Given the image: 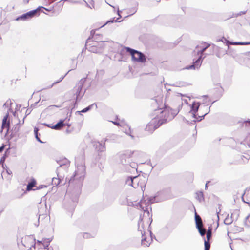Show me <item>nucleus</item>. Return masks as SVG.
<instances>
[{
  "instance_id": "nucleus-1",
  "label": "nucleus",
  "mask_w": 250,
  "mask_h": 250,
  "mask_svg": "<svg viewBox=\"0 0 250 250\" xmlns=\"http://www.w3.org/2000/svg\"><path fill=\"white\" fill-rule=\"evenodd\" d=\"M179 112L177 108H172V107L165 105L163 109H156L154 112V115H158L159 118L164 124L166 123L167 120H170Z\"/></svg>"
},
{
  "instance_id": "nucleus-2",
  "label": "nucleus",
  "mask_w": 250,
  "mask_h": 250,
  "mask_svg": "<svg viewBox=\"0 0 250 250\" xmlns=\"http://www.w3.org/2000/svg\"><path fill=\"white\" fill-rule=\"evenodd\" d=\"M152 117L153 118L145 128V130L149 133H152L164 124L161 119L159 118L158 115H154L153 113Z\"/></svg>"
},
{
  "instance_id": "nucleus-3",
  "label": "nucleus",
  "mask_w": 250,
  "mask_h": 250,
  "mask_svg": "<svg viewBox=\"0 0 250 250\" xmlns=\"http://www.w3.org/2000/svg\"><path fill=\"white\" fill-rule=\"evenodd\" d=\"M125 49L126 52L130 54L133 61L141 63L146 62V57L142 53L128 47H125Z\"/></svg>"
},
{
  "instance_id": "nucleus-4",
  "label": "nucleus",
  "mask_w": 250,
  "mask_h": 250,
  "mask_svg": "<svg viewBox=\"0 0 250 250\" xmlns=\"http://www.w3.org/2000/svg\"><path fill=\"white\" fill-rule=\"evenodd\" d=\"M127 183L131 185L133 187L136 188L138 186L142 187L145 182L144 178L142 177L138 176L133 177H129L127 181Z\"/></svg>"
},
{
  "instance_id": "nucleus-5",
  "label": "nucleus",
  "mask_w": 250,
  "mask_h": 250,
  "mask_svg": "<svg viewBox=\"0 0 250 250\" xmlns=\"http://www.w3.org/2000/svg\"><path fill=\"white\" fill-rule=\"evenodd\" d=\"M149 221L147 218H142L140 219L138 222V230L140 231L141 233H145L146 232H149Z\"/></svg>"
},
{
  "instance_id": "nucleus-6",
  "label": "nucleus",
  "mask_w": 250,
  "mask_h": 250,
  "mask_svg": "<svg viewBox=\"0 0 250 250\" xmlns=\"http://www.w3.org/2000/svg\"><path fill=\"white\" fill-rule=\"evenodd\" d=\"M41 7H38L36 9L30 11L26 13H25L19 17H18L17 19V21L19 20H23L25 21L28 19H30L34 17L36 15H39V11H40Z\"/></svg>"
},
{
  "instance_id": "nucleus-7",
  "label": "nucleus",
  "mask_w": 250,
  "mask_h": 250,
  "mask_svg": "<svg viewBox=\"0 0 250 250\" xmlns=\"http://www.w3.org/2000/svg\"><path fill=\"white\" fill-rule=\"evenodd\" d=\"M210 46L209 44H207L201 51H200V56L199 58L193 62V64L187 67L188 69H195L200 67L202 63L201 57L203 53L205 50Z\"/></svg>"
},
{
  "instance_id": "nucleus-8",
  "label": "nucleus",
  "mask_w": 250,
  "mask_h": 250,
  "mask_svg": "<svg viewBox=\"0 0 250 250\" xmlns=\"http://www.w3.org/2000/svg\"><path fill=\"white\" fill-rule=\"evenodd\" d=\"M142 235V244L145 247H148L152 242L149 232L141 233Z\"/></svg>"
},
{
  "instance_id": "nucleus-9",
  "label": "nucleus",
  "mask_w": 250,
  "mask_h": 250,
  "mask_svg": "<svg viewBox=\"0 0 250 250\" xmlns=\"http://www.w3.org/2000/svg\"><path fill=\"white\" fill-rule=\"evenodd\" d=\"M200 105L198 103L194 102L192 104V110L191 112H192L193 116L197 118L196 116H198L199 117H204L205 115L207 114V113L204 114L199 113L198 109L199 108Z\"/></svg>"
},
{
  "instance_id": "nucleus-10",
  "label": "nucleus",
  "mask_w": 250,
  "mask_h": 250,
  "mask_svg": "<svg viewBox=\"0 0 250 250\" xmlns=\"http://www.w3.org/2000/svg\"><path fill=\"white\" fill-rule=\"evenodd\" d=\"M242 199L244 202L250 204V187L245 190Z\"/></svg>"
},
{
  "instance_id": "nucleus-11",
  "label": "nucleus",
  "mask_w": 250,
  "mask_h": 250,
  "mask_svg": "<svg viewBox=\"0 0 250 250\" xmlns=\"http://www.w3.org/2000/svg\"><path fill=\"white\" fill-rule=\"evenodd\" d=\"M8 117V115H6L3 120H2V129H3L4 128H6L7 130V131L9 130V122L7 121V118Z\"/></svg>"
},
{
  "instance_id": "nucleus-12",
  "label": "nucleus",
  "mask_w": 250,
  "mask_h": 250,
  "mask_svg": "<svg viewBox=\"0 0 250 250\" xmlns=\"http://www.w3.org/2000/svg\"><path fill=\"white\" fill-rule=\"evenodd\" d=\"M195 219L197 228L203 227L202 219L196 212L195 213Z\"/></svg>"
},
{
  "instance_id": "nucleus-13",
  "label": "nucleus",
  "mask_w": 250,
  "mask_h": 250,
  "mask_svg": "<svg viewBox=\"0 0 250 250\" xmlns=\"http://www.w3.org/2000/svg\"><path fill=\"white\" fill-rule=\"evenodd\" d=\"M65 125V124L63 123V121H60L59 122H58L57 124L53 125L51 128L52 129H55V130H60L62 128L63 126Z\"/></svg>"
},
{
  "instance_id": "nucleus-14",
  "label": "nucleus",
  "mask_w": 250,
  "mask_h": 250,
  "mask_svg": "<svg viewBox=\"0 0 250 250\" xmlns=\"http://www.w3.org/2000/svg\"><path fill=\"white\" fill-rule=\"evenodd\" d=\"M36 181L35 179H32L31 181L28 183L27 186L26 190L27 191H30L33 189V188L36 186Z\"/></svg>"
},
{
  "instance_id": "nucleus-15",
  "label": "nucleus",
  "mask_w": 250,
  "mask_h": 250,
  "mask_svg": "<svg viewBox=\"0 0 250 250\" xmlns=\"http://www.w3.org/2000/svg\"><path fill=\"white\" fill-rule=\"evenodd\" d=\"M196 199L201 202L204 200V194L201 191H198L196 193Z\"/></svg>"
},
{
  "instance_id": "nucleus-16",
  "label": "nucleus",
  "mask_w": 250,
  "mask_h": 250,
  "mask_svg": "<svg viewBox=\"0 0 250 250\" xmlns=\"http://www.w3.org/2000/svg\"><path fill=\"white\" fill-rule=\"evenodd\" d=\"M215 50L217 52L216 53V55L219 57H220L224 53V51L222 50V48L217 46L215 47Z\"/></svg>"
},
{
  "instance_id": "nucleus-17",
  "label": "nucleus",
  "mask_w": 250,
  "mask_h": 250,
  "mask_svg": "<svg viewBox=\"0 0 250 250\" xmlns=\"http://www.w3.org/2000/svg\"><path fill=\"white\" fill-rule=\"evenodd\" d=\"M88 48H89V51L91 52L96 53L99 52V49L97 47L96 45H93L92 46H89Z\"/></svg>"
},
{
  "instance_id": "nucleus-18",
  "label": "nucleus",
  "mask_w": 250,
  "mask_h": 250,
  "mask_svg": "<svg viewBox=\"0 0 250 250\" xmlns=\"http://www.w3.org/2000/svg\"><path fill=\"white\" fill-rule=\"evenodd\" d=\"M212 235V230L211 229H208L207 231V240L206 241H208V242H209ZM206 241V240H205Z\"/></svg>"
},
{
  "instance_id": "nucleus-19",
  "label": "nucleus",
  "mask_w": 250,
  "mask_h": 250,
  "mask_svg": "<svg viewBox=\"0 0 250 250\" xmlns=\"http://www.w3.org/2000/svg\"><path fill=\"white\" fill-rule=\"evenodd\" d=\"M197 229L201 236L205 235V234L206 232V230L205 229H204L203 228V227L198 228Z\"/></svg>"
},
{
  "instance_id": "nucleus-20",
  "label": "nucleus",
  "mask_w": 250,
  "mask_h": 250,
  "mask_svg": "<svg viewBox=\"0 0 250 250\" xmlns=\"http://www.w3.org/2000/svg\"><path fill=\"white\" fill-rule=\"evenodd\" d=\"M204 245L205 250H209L210 247V244L209 242H208V241H205Z\"/></svg>"
},
{
  "instance_id": "nucleus-21",
  "label": "nucleus",
  "mask_w": 250,
  "mask_h": 250,
  "mask_svg": "<svg viewBox=\"0 0 250 250\" xmlns=\"http://www.w3.org/2000/svg\"><path fill=\"white\" fill-rule=\"evenodd\" d=\"M133 154L134 152L126 151L125 153L124 154V155L125 156V157L129 158L132 157Z\"/></svg>"
},
{
  "instance_id": "nucleus-22",
  "label": "nucleus",
  "mask_w": 250,
  "mask_h": 250,
  "mask_svg": "<svg viewBox=\"0 0 250 250\" xmlns=\"http://www.w3.org/2000/svg\"><path fill=\"white\" fill-rule=\"evenodd\" d=\"M39 131V129L37 127H35L34 128V133H35V137L37 139V140L40 142H41L40 138H39L38 137V132Z\"/></svg>"
},
{
  "instance_id": "nucleus-23",
  "label": "nucleus",
  "mask_w": 250,
  "mask_h": 250,
  "mask_svg": "<svg viewBox=\"0 0 250 250\" xmlns=\"http://www.w3.org/2000/svg\"><path fill=\"white\" fill-rule=\"evenodd\" d=\"M93 236H92V235H91L90 234L88 233H84L83 234V237L84 238H86V239H88V238H90L91 237H93Z\"/></svg>"
},
{
  "instance_id": "nucleus-24",
  "label": "nucleus",
  "mask_w": 250,
  "mask_h": 250,
  "mask_svg": "<svg viewBox=\"0 0 250 250\" xmlns=\"http://www.w3.org/2000/svg\"><path fill=\"white\" fill-rule=\"evenodd\" d=\"M232 44H236V45H248L250 44V42H236V43H232Z\"/></svg>"
},
{
  "instance_id": "nucleus-25",
  "label": "nucleus",
  "mask_w": 250,
  "mask_h": 250,
  "mask_svg": "<svg viewBox=\"0 0 250 250\" xmlns=\"http://www.w3.org/2000/svg\"><path fill=\"white\" fill-rule=\"evenodd\" d=\"M53 182H54L55 184H56V185H58V184H60V180H59V179H58V178H54L53 179Z\"/></svg>"
},
{
  "instance_id": "nucleus-26",
  "label": "nucleus",
  "mask_w": 250,
  "mask_h": 250,
  "mask_svg": "<svg viewBox=\"0 0 250 250\" xmlns=\"http://www.w3.org/2000/svg\"><path fill=\"white\" fill-rule=\"evenodd\" d=\"M90 106L89 107H87L86 108H85L84 109H83V110H82L81 111L82 112H83V113H84V112H87V111H88L89 109H90Z\"/></svg>"
},
{
  "instance_id": "nucleus-27",
  "label": "nucleus",
  "mask_w": 250,
  "mask_h": 250,
  "mask_svg": "<svg viewBox=\"0 0 250 250\" xmlns=\"http://www.w3.org/2000/svg\"><path fill=\"white\" fill-rule=\"evenodd\" d=\"M246 223H249L250 224V215H249L247 217V219H246Z\"/></svg>"
},
{
  "instance_id": "nucleus-28",
  "label": "nucleus",
  "mask_w": 250,
  "mask_h": 250,
  "mask_svg": "<svg viewBox=\"0 0 250 250\" xmlns=\"http://www.w3.org/2000/svg\"><path fill=\"white\" fill-rule=\"evenodd\" d=\"M98 144H99L100 146L104 147V146H102V144H100L99 142H95L94 144V145L98 146Z\"/></svg>"
},
{
  "instance_id": "nucleus-29",
  "label": "nucleus",
  "mask_w": 250,
  "mask_h": 250,
  "mask_svg": "<svg viewBox=\"0 0 250 250\" xmlns=\"http://www.w3.org/2000/svg\"><path fill=\"white\" fill-rule=\"evenodd\" d=\"M4 146H5L4 145H3L1 147H0V153L3 151V150L4 149Z\"/></svg>"
},
{
  "instance_id": "nucleus-30",
  "label": "nucleus",
  "mask_w": 250,
  "mask_h": 250,
  "mask_svg": "<svg viewBox=\"0 0 250 250\" xmlns=\"http://www.w3.org/2000/svg\"><path fill=\"white\" fill-rule=\"evenodd\" d=\"M48 244H46V245H43L45 250H48V249H47V247H48Z\"/></svg>"
},
{
  "instance_id": "nucleus-31",
  "label": "nucleus",
  "mask_w": 250,
  "mask_h": 250,
  "mask_svg": "<svg viewBox=\"0 0 250 250\" xmlns=\"http://www.w3.org/2000/svg\"><path fill=\"white\" fill-rule=\"evenodd\" d=\"M91 33L93 32L94 33V30H91Z\"/></svg>"
},
{
  "instance_id": "nucleus-32",
  "label": "nucleus",
  "mask_w": 250,
  "mask_h": 250,
  "mask_svg": "<svg viewBox=\"0 0 250 250\" xmlns=\"http://www.w3.org/2000/svg\"><path fill=\"white\" fill-rule=\"evenodd\" d=\"M247 122H248V123H250V121H247Z\"/></svg>"
},
{
  "instance_id": "nucleus-33",
  "label": "nucleus",
  "mask_w": 250,
  "mask_h": 250,
  "mask_svg": "<svg viewBox=\"0 0 250 250\" xmlns=\"http://www.w3.org/2000/svg\"><path fill=\"white\" fill-rule=\"evenodd\" d=\"M114 124L115 125H118V124H117V123H115V122H114Z\"/></svg>"
}]
</instances>
